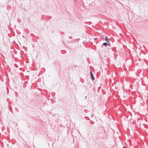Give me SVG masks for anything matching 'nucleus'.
<instances>
[{"label": "nucleus", "instance_id": "7ed1b4c3", "mask_svg": "<svg viewBox=\"0 0 148 148\" xmlns=\"http://www.w3.org/2000/svg\"><path fill=\"white\" fill-rule=\"evenodd\" d=\"M127 96V95H123V99H125L126 98Z\"/></svg>", "mask_w": 148, "mask_h": 148}, {"label": "nucleus", "instance_id": "f257e3e1", "mask_svg": "<svg viewBox=\"0 0 148 148\" xmlns=\"http://www.w3.org/2000/svg\"><path fill=\"white\" fill-rule=\"evenodd\" d=\"M90 77H91V79L93 81L94 80H95L94 77V76L91 71H90Z\"/></svg>", "mask_w": 148, "mask_h": 148}, {"label": "nucleus", "instance_id": "39448f33", "mask_svg": "<svg viewBox=\"0 0 148 148\" xmlns=\"http://www.w3.org/2000/svg\"><path fill=\"white\" fill-rule=\"evenodd\" d=\"M123 148H127L125 147H124Z\"/></svg>", "mask_w": 148, "mask_h": 148}, {"label": "nucleus", "instance_id": "f03ea898", "mask_svg": "<svg viewBox=\"0 0 148 148\" xmlns=\"http://www.w3.org/2000/svg\"><path fill=\"white\" fill-rule=\"evenodd\" d=\"M105 40L106 41L108 42H110V39H108L107 36L105 37Z\"/></svg>", "mask_w": 148, "mask_h": 148}, {"label": "nucleus", "instance_id": "20e7f679", "mask_svg": "<svg viewBox=\"0 0 148 148\" xmlns=\"http://www.w3.org/2000/svg\"><path fill=\"white\" fill-rule=\"evenodd\" d=\"M103 44L104 46H105L106 47L107 46V43L106 42H104L103 43Z\"/></svg>", "mask_w": 148, "mask_h": 148}, {"label": "nucleus", "instance_id": "423d86ee", "mask_svg": "<svg viewBox=\"0 0 148 148\" xmlns=\"http://www.w3.org/2000/svg\"><path fill=\"white\" fill-rule=\"evenodd\" d=\"M85 98H86V97H85Z\"/></svg>", "mask_w": 148, "mask_h": 148}]
</instances>
